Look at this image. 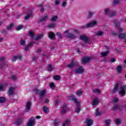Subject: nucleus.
<instances>
[{
	"label": "nucleus",
	"instance_id": "f257e3e1",
	"mask_svg": "<svg viewBox=\"0 0 126 126\" xmlns=\"http://www.w3.org/2000/svg\"><path fill=\"white\" fill-rule=\"evenodd\" d=\"M69 100H73L74 102L76 104V113H79L81 110L80 108V101L77 100V99L73 97L69 98Z\"/></svg>",
	"mask_w": 126,
	"mask_h": 126
},
{
	"label": "nucleus",
	"instance_id": "f03ea898",
	"mask_svg": "<svg viewBox=\"0 0 126 126\" xmlns=\"http://www.w3.org/2000/svg\"><path fill=\"white\" fill-rule=\"evenodd\" d=\"M98 24V21L96 20H93L91 22L88 23L86 27H83L82 28H90V27H94V26H96Z\"/></svg>",
	"mask_w": 126,
	"mask_h": 126
},
{
	"label": "nucleus",
	"instance_id": "7ed1b4c3",
	"mask_svg": "<svg viewBox=\"0 0 126 126\" xmlns=\"http://www.w3.org/2000/svg\"><path fill=\"white\" fill-rule=\"evenodd\" d=\"M105 14L108 15L109 17H112V16H116L117 15V12H111L110 9H105L104 10Z\"/></svg>",
	"mask_w": 126,
	"mask_h": 126
},
{
	"label": "nucleus",
	"instance_id": "20e7f679",
	"mask_svg": "<svg viewBox=\"0 0 126 126\" xmlns=\"http://www.w3.org/2000/svg\"><path fill=\"white\" fill-rule=\"evenodd\" d=\"M100 100H99V98L98 97L94 98L93 101H92V106L93 107H96L99 104V102Z\"/></svg>",
	"mask_w": 126,
	"mask_h": 126
},
{
	"label": "nucleus",
	"instance_id": "39448f33",
	"mask_svg": "<svg viewBox=\"0 0 126 126\" xmlns=\"http://www.w3.org/2000/svg\"><path fill=\"white\" fill-rule=\"evenodd\" d=\"M126 85H124L121 87L120 93L124 96L126 94Z\"/></svg>",
	"mask_w": 126,
	"mask_h": 126
},
{
	"label": "nucleus",
	"instance_id": "423d86ee",
	"mask_svg": "<svg viewBox=\"0 0 126 126\" xmlns=\"http://www.w3.org/2000/svg\"><path fill=\"white\" fill-rule=\"evenodd\" d=\"M35 125V119L34 118H31L30 120L28 122L27 126H32Z\"/></svg>",
	"mask_w": 126,
	"mask_h": 126
},
{
	"label": "nucleus",
	"instance_id": "0eeeda50",
	"mask_svg": "<svg viewBox=\"0 0 126 126\" xmlns=\"http://www.w3.org/2000/svg\"><path fill=\"white\" fill-rule=\"evenodd\" d=\"M85 123L87 126H91L93 125V120L89 118L86 120Z\"/></svg>",
	"mask_w": 126,
	"mask_h": 126
},
{
	"label": "nucleus",
	"instance_id": "6e6552de",
	"mask_svg": "<svg viewBox=\"0 0 126 126\" xmlns=\"http://www.w3.org/2000/svg\"><path fill=\"white\" fill-rule=\"evenodd\" d=\"M84 71V69L82 66L79 67L77 69L75 70L76 73H83Z\"/></svg>",
	"mask_w": 126,
	"mask_h": 126
},
{
	"label": "nucleus",
	"instance_id": "1a4fd4ad",
	"mask_svg": "<svg viewBox=\"0 0 126 126\" xmlns=\"http://www.w3.org/2000/svg\"><path fill=\"white\" fill-rule=\"evenodd\" d=\"M91 61V58L89 57H84L83 58L82 62L83 63H89Z\"/></svg>",
	"mask_w": 126,
	"mask_h": 126
},
{
	"label": "nucleus",
	"instance_id": "9d476101",
	"mask_svg": "<svg viewBox=\"0 0 126 126\" xmlns=\"http://www.w3.org/2000/svg\"><path fill=\"white\" fill-rule=\"evenodd\" d=\"M78 34H79L78 31L75 30L72 32V34H71V36H73V37L70 38H75V37H77V36H78Z\"/></svg>",
	"mask_w": 126,
	"mask_h": 126
},
{
	"label": "nucleus",
	"instance_id": "9b49d317",
	"mask_svg": "<svg viewBox=\"0 0 126 126\" xmlns=\"http://www.w3.org/2000/svg\"><path fill=\"white\" fill-rule=\"evenodd\" d=\"M120 85H121V83H120L116 84L114 87V88L112 90V92H113L114 93L117 92L118 91V89L119 86H120Z\"/></svg>",
	"mask_w": 126,
	"mask_h": 126
},
{
	"label": "nucleus",
	"instance_id": "f8f14e48",
	"mask_svg": "<svg viewBox=\"0 0 126 126\" xmlns=\"http://www.w3.org/2000/svg\"><path fill=\"white\" fill-rule=\"evenodd\" d=\"M14 87H10L8 91L9 95H13L14 94Z\"/></svg>",
	"mask_w": 126,
	"mask_h": 126
},
{
	"label": "nucleus",
	"instance_id": "ddd939ff",
	"mask_svg": "<svg viewBox=\"0 0 126 126\" xmlns=\"http://www.w3.org/2000/svg\"><path fill=\"white\" fill-rule=\"evenodd\" d=\"M80 39L81 40H82V41H84V42H87V41H88V37L86 36V35H80Z\"/></svg>",
	"mask_w": 126,
	"mask_h": 126
},
{
	"label": "nucleus",
	"instance_id": "4468645a",
	"mask_svg": "<svg viewBox=\"0 0 126 126\" xmlns=\"http://www.w3.org/2000/svg\"><path fill=\"white\" fill-rule=\"evenodd\" d=\"M61 108L63 114H65L66 113V105L63 104Z\"/></svg>",
	"mask_w": 126,
	"mask_h": 126
},
{
	"label": "nucleus",
	"instance_id": "2eb2a0df",
	"mask_svg": "<svg viewBox=\"0 0 126 126\" xmlns=\"http://www.w3.org/2000/svg\"><path fill=\"white\" fill-rule=\"evenodd\" d=\"M63 34L65 36H66L68 38H71L73 37V36L71 35V34L69 33V32H68V31H65Z\"/></svg>",
	"mask_w": 126,
	"mask_h": 126
},
{
	"label": "nucleus",
	"instance_id": "dca6fc26",
	"mask_svg": "<svg viewBox=\"0 0 126 126\" xmlns=\"http://www.w3.org/2000/svg\"><path fill=\"white\" fill-rule=\"evenodd\" d=\"M47 27L48 28H55V27H57V24L52 23L48 25Z\"/></svg>",
	"mask_w": 126,
	"mask_h": 126
},
{
	"label": "nucleus",
	"instance_id": "f3484780",
	"mask_svg": "<svg viewBox=\"0 0 126 126\" xmlns=\"http://www.w3.org/2000/svg\"><path fill=\"white\" fill-rule=\"evenodd\" d=\"M26 107L27 108V111L28 112L30 110V107H31V102L29 101L27 103L26 105Z\"/></svg>",
	"mask_w": 126,
	"mask_h": 126
},
{
	"label": "nucleus",
	"instance_id": "a211bd4d",
	"mask_svg": "<svg viewBox=\"0 0 126 126\" xmlns=\"http://www.w3.org/2000/svg\"><path fill=\"white\" fill-rule=\"evenodd\" d=\"M48 36L50 39L54 40L55 39V34L53 32H49L48 34Z\"/></svg>",
	"mask_w": 126,
	"mask_h": 126
},
{
	"label": "nucleus",
	"instance_id": "6ab92c4d",
	"mask_svg": "<svg viewBox=\"0 0 126 126\" xmlns=\"http://www.w3.org/2000/svg\"><path fill=\"white\" fill-rule=\"evenodd\" d=\"M82 94H83V91L82 90H79L76 92V95H77V96H81Z\"/></svg>",
	"mask_w": 126,
	"mask_h": 126
},
{
	"label": "nucleus",
	"instance_id": "aec40b11",
	"mask_svg": "<svg viewBox=\"0 0 126 126\" xmlns=\"http://www.w3.org/2000/svg\"><path fill=\"white\" fill-rule=\"evenodd\" d=\"M21 58L22 57L21 55L15 56L13 57L12 61H13V62H15V61H16L17 60H21Z\"/></svg>",
	"mask_w": 126,
	"mask_h": 126
},
{
	"label": "nucleus",
	"instance_id": "412c9836",
	"mask_svg": "<svg viewBox=\"0 0 126 126\" xmlns=\"http://www.w3.org/2000/svg\"><path fill=\"white\" fill-rule=\"evenodd\" d=\"M100 115H102V112L100 111L99 109L96 108L95 111V116H100Z\"/></svg>",
	"mask_w": 126,
	"mask_h": 126
},
{
	"label": "nucleus",
	"instance_id": "4be33fe9",
	"mask_svg": "<svg viewBox=\"0 0 126 126\" xmlns=\"http://www.w3.org/2000/svg\"><path fill=\"white\" fill-rule=\"evenodd\" d=\"M32 46H33V42H32L28 46H26L25 49L26 52H28L29 50V48H31V47H32Z\"/></svg>",
	"mask_w": 126,
	"mask_h": 126
},
{
	"label": "nucleus",
	"instance_id": "5701e85b",
	"mask_svg": "<svg viewBox=\"0 0 126 126\" xmlns=\"http://www.w3.org/2000/svg\"><path fill=\"white\" fill-rule=\"evenodd\" d=\"M114 25L115 27H119L120 26V23L118 20H115L114 21Z\"/></svg>",
	"mask_w": 126,
	"mask_h": 126
},
{
	"label": "nucleus",
	"instance_id": "b1692460",
	"mask_svg": "<svg viewBox=\"0 0 126 126\" xmlns=\"http://www.w3.org/2000/svg\"><path fill=\"white\" fill-rule=\"evenodd\" d=\"M70 124V121L69 120L67 119L63 123V126H67L68 125Z\"/></svg>",
	"mask_w": 126,
	"mask_h": 126
},
{
	"label": "nucleus",
	"instance_id": "393cba45",
	"mask_svg": "<svg viewBox=\"0 0 126 126\" xmlns=\"http://www.w3.org/2000/svg\"><path fill=\"white\" fill-rule=\"evenodd\" d=\"M45 94H46V91L44 90H42L39 93V95L40 96H41V97H44V96H45Z\"/></svg>",
	"mask_w": 126,
	"mask_h": 126
},
{
	"label": "nucleus",
	"instance_id": "a878e982",
	"mask_svg": "<svg viewBox=\"0 0 126 126\" xmlns=\"http://www.w3.org/2000/svg\"><path fill=\"white\" fill-rule=\"evenodd\" d=\"M6 85H7V84L5 83L0 84V90H2V89H3V88L6 86Z\"/></svg>",
	"mask_w": 126,
	"mask_h": 126
},
{
	"label": "nucleus",
	"instance_id": "bb28decb",
	"mask_svg": "<svg viewBox=\"0 0 126 126\" xmlns=\"http://www.w3.org/2000/svg\"><path fill=\"white\" fill-rule=\"evenodd\" d=\"M104 34V32L102 31H98L95 33L96 36H102Z\"/></svg>",
	"mask_w": 126,
	"mask_h": 126
},
{
	"label": "nucleus",
	"instance_id": "cd10ccee",
	"mask_svg": "<svg viewBox=\"0 0 126 126\" xmlns=\"http://www.w3.org/2000/svg\"><path fill=\"white\" fill-rule=\"evenodd\" d=\"M47 18H48V16L45 15L44 17H43L41 19L39 20L38 21H39V22H41V21H45V20H46L47 19Z\"/></svg>",
	"mask_w": 126,
	"mask_h": 126
},
{
	"label": "nucleus",
	"instance_id": "c85d7f7f",
	"mask_svg": "<svg viewBox=\"0 0 126 126\" xmlns=\"http://www.w3.org/2000/svg\"><path fill=\"white\" fill-rule=\"evenodd\" d=\"M43 33H41L40 34H39L38 35H37L36 36V37L35 38V39L36 40H40V39H41V38L43 37Z\"/></svg>",
	"mask_w": 126,
	"mask_h": 126
},
{
	"label": "nucleus",
	"instance_id": "c756f323",
	"mask_svg": "<svg viewBox=\"0 0 126 126\" xmlns=\"http://www.w3.org/2000/svg\"><path fill=\"white\" fill-rule=\"evenodd\" d=\"M29 35L31 37V38H34V37H35V34L32 31H30L29 32Z\"/></svg>",
	"mask_w": 126,
	"mask_h": 126
},
{
	"label": "nucleus",
	"instance_id": "7c9ffc66",
	"mask_svg": "<svg viewBox=\"0 0 126 126\" xmlns=\"http://www.w3.org/2000/svg\"><path fill=\"white\" fill-rule=\"evenodd\" d=\"M50 87H51L52 90H54L55 88H56V86L55 85V84H54L53 83H50Z\"/></svg>",
	"mask_w": 126,
	"mask_h": 126
},
{
	"label": "nucleus",
	"instance_id": "2f4dec72",
	"mask_svg": "<svg viewBox=\"0 0 126 126\" xmlns=\"http://www.w3.org/2000/svg\"><path fill=\"white\" fill-rule=\"evenodd\" d=\"M121 122H122V120H121L120 119H116L115 121V124H116V125H120Z\"/></svg>",
	"mask_w": 126,
	"mask_h": 126
},
{
	"label": "nucleus",
	"instance_id": "473e14b6",
	"mask_svg": "<svg viewBox=\"0 0 126 126\" xmlns=\"http://www.w3.org/2000/svg\"><path fill=\"white\" fill-rule=\"evenodd\" d=\"M119 38H120V39H124V38H125L126 37V34L125 33H120L119 35H118Z\"/></svg>",
	"mask_w": 126,
	"mask_h": 126
},
{
	"label": "nucleus",
	"instance_id": "72a5a7b5",
	"mask_svg": "<svg viewBox=\"0 0 126 126\" xmlns=\"http://www.w3.org/2000/svg\"><path fill=\"white\" fill-rule=\"evenodd\" d=\"M43 111L44 113H49V108H47L46 106L43 107Z\"/></svg>",
	"mask_w": 126,
	"mask_h": 126
},
{
	"label": "nucleus",
	"instance_id": "f704fd0d",
	"mask_svg": "<svg viewBox=\"0 0 126 126\" xmlns=\"http://www.w3.org/2000/svg\"><path fill=\"white\" fill-rule=\"evenodd\" d=\"M105 124L106 125V126H110V124H111V120H106L105 121Z\"/></svg>",
	"mask_w": 126,
	"mask_h": 126
},
{
	"label": "nucleus",
	"instance_id": "c9c22d12",
	"mask_svg": "<svg viewBox=\"0 0 126 126\" xmlns=\"http://www.w3.org/2000/svg\"><path fill=\"white\" fill-rule=\"evenodd\" d=\"M32 15V14L31 13H29L27 14V15H26L25 17V20H28V19L29 18H30V17Z\"/></svg>",
	"mask_w": 126,
	"mask_h": 126
},
{
	"label": "nucleus",
	"instance_id": "e433bc0d",
	"mask_svg": "<svg viewBox=\"0 0 126 126\" xmlns=\"http://www.w3.org/2000/svg\"><path fill=\"white\" fill-rule=\"evenodd\" d=\"M108 54H109V52L106 51V52H104L100 53V55H101V56H103V57H106V56H107Z\"/></svg>",
	"mask_w": 126,
	"mask_h": 126
},
{
	"label": "nucleus",
	"instance_id": "4c0bfd02",
	"mask_svg": "<svg viewBox=\"0 0 126 126\" xmlns=\"http://www.w3.org/2000/svg\"><path fill=\"white\" fill-rule=\"evenodd\" d=\"M61 77L59 75H56L54 77V80H60Z\"/></svg>",
	"mask_w": 126,
	"mask_h": 126
},
{
	"label": "nucleus",
	"instance_id": "58836bf2",
	"mask_svg": "<svg viewBox=\"0 0 126 126\" xmlns=\"http://www.w3.org/2000/svg\"><path fill=\"white\" fill-rule=\"evenodd\" d=\"M74 66V63H71L70 64H68L67 67H69V68H71V67H73Z\"/></svg>",
	"mask_w": 126,
	"mask_h": 126
},
{
	"label": "nucleus",
	"instance_id": "ea45409f",
	"mask_svg": "<svg viewBox=\"0 0 126 126\" xmlns=\"http://www.w3.org/2000/svg\"><path fill=\"white\" fill-rule=\"evenodd\" d=\"M57 19H58V16H54L53 17H52V18H51V21H56V20H57Z\"/></svg>",
	"mask_w": 126,
	"mask_h": 126
},
{
	"label": "nucleus",
	"instance_id": "a19ab883",
	"mask_svg": "<svg viewBox=\"0 0 126 126\" xmlns=\"http://www.w3.org/2000/svg\"><path fill=\"white\" fill-rule=\"evenodd\" d=\"M26 43V41L23 39H22L20 40V44L23 46H25Z\"/></svg>",
	"mask_w": 126,
	"mask_h": 126
},
{
	"label": "nucleus",
	"instance_id": "79ce46f5",
	"mask_svg": "<svg viewBox=\"0 0 126 126\" xmlns=\"http://www.w3.org/2000/svg\"><path fill=\"white\" fill-rule=\"evenodd\" d=\"M117 70L119 73H121L122 72V66H118L117 67Z\"/></svg>",
	"mask_w": 126,
	"mask_h": 126
},
{
	"label": "nucleus",
	"instance_id": "37998d69",
	"mask_svg": "<svg viewBox=\"0 0 126 126\" xmlns=\"http://www.w3.org/2000/svg\"><path fill=\"white\" fill-rule=\"evenodd\" d=\"M48 71H51L53 70V67L52 66V64H49L48 65Z\"/></svg>",
	"mask_w": 126,
	"mask_h": 126
},
{
	"label": "nucleus",
	"instance_id": "c03bdc74",
	"mask_svg": "<svg viewBox=\"0 0 126 126\" xmlns=\"http://www.w3.org/2000/svg\"><path fill=\"white\" fill-rule=\"evenodd\" d=\"M22 28H23V26H22V25H20L16 28V30H18V31L21 30Z\"/></svg>",
	"mask_w": 126,
	"mask_h": 126
},
{
	"label": "nucleus",
	"instance_id": "a18cd8bd",
	"mask_svg": "<svg viewBox=\"0 0 126 126\" xmlns=\"http://www.w3.org/2000/svg\"><path fill=\"white\" fill-rule=\"evenodd\" d=\"M59 121L57 120L54 121V126H59Z\"/></svg>",
	"mask_w": 126,
	"mask_h": 126
},
{
	"label": "nucleus",
	"instance_id": "49530a36",
	"mask_svg": "<svg viewBox=\"0 0 126 126\" xmlns=\"http://www.w3.org/2000/svg\"><path fill=\"white\" fill-rule=\"evenodd\" d=\"M94 93H97L98 94H100V90L98 89H95L94 90Z\"/></svg>",
	"mask_w": 126,
	"mask_h": 126
},
{
	"label": "nucleus",
	"instance_id": "de8ad7c7",
	"mask_svg": "<svg viewBox=\"0 0 126 126\" xmlns=\"http://www.w3.org/2000/svg\"><path fill=\"white\" fill-rule=\"evenodd\" d=\"M113 102L114 103H117V102H119V99L117 97H114L113 98Z\"/></svg>",
	"mask_w": 126,
	"mask_h": 126
},
{
	"label": "nucleus",
	"instance_id": "09e8293b",
	"mask_svg": "<svg viewBox=\"0 0 126 126\" xmlns=\"http://www.w3.org/2000/svg\"><path fill=\"white\" fill-rule=\"evenodd\" d=\"M5 101V99L2 97H0V103H3Z\"/></svg>",
	"mask_w": 126,
	"mask_h": 126
},
{
	"label": "nucleus",
	"instance_id": "8fccbe9b",
	"mask_svg": "<svg viewBox=\"0 0 126 126\" xmlns=\"http://www.w3.org/2000/svg\"><path fill=\"white\" fill-rule=\"evenodd\" d=\"M93 14H94V13H93V12H91V11L89 12V17H92Z\"/></svg>",
	"mask_w": 126,
	"mask_h": 126
},
{
	"label": "nucleus",
	"instance_id": "3c124183",
	"mask_svg": "<svg viewBox=\"0 0 126 126\" xmlns=\"http://www.w3.org/2000/svg\"><path fill=\"white\" fill-rule=\"evenodd\" d=\"M12 27H13V24H12L10 26H9L7 28V30H10V29H11V28H12Z\"/></svg>",
	"mask_w": 126,
	"mask_h": 126
},
{
	"label": "nucleus",
	"instance_id": "603ef678",
	"mask_svg": "<svg viewBox=\"0 0 126 126\" xmlns=\"http://www.w3.org/2000/svg\"><path fill=\"white\" fill-rule=\"evenodd\" d=\"M120 2V1L119 0H114L113 3L114 4H117V3H119Z\"/></svg>",
	"mask_w": 126,
	"mask_h": 126
},
{
	"label": "nucleus",
	"instance_id": "864d4df0",
	"mask_svg": "<svg viewBox=\"0 0 126 126\" xmlns=\"http://www.w3.org/2000/svg\"><path fill=\"white\" fill-rule=\"evenodd\" d=\"M40 6H41L40 8V11L41 12H44V8L43 7V6H42V5H39Z\"/></svg>",
	"mask_w": 126,
	"mask_h": 126
},
{
	"label": "nucleus",
	"instance_id": "5fc2aeb1",
	"mask_svg": "<svg viewBox=\"0 0 126 126\" xmlns=\"http://www.w3.org/2000/svg\"><path fill=\"white\" fill-rule=\"evenodd\" d=\"M111 63H115L116 62V59L115 58H112L110 60Z\"/></svg>",
	"mask_w": 126,
	"mask_h": 126
},
{
	"label": "nucleus",
	"instance_id": "6e6d98bb",
	"mask_svg": "<svg viewBox=\"0 0 126 126\" xmlns=\"http://www.w3.org/2000/svg\"><path fill=\"white\" fill-rule=\"evenodd\" d=\"M66 2L65 1H63L62 3V6H63V7H64V6H65V5H66Z\"/></svg>",
	"mask_w": 126,
	"mask_h": 126
},
{
	"label": "nucleus",
	"instance_id": "4d7b16f0",
	"mask_svg": "<svg viewBox=\"0 0 126 126\" xmlns=\"http://www.w3.org/2000/svg\"><path fill=\"white\" fill-rule=\"evenodd\" d=\"M57 36H58V37H59V38H61L62 37V35L61 34V33H60V32H57Z\"/></svg>",
	"mask_w": 126,
	"mask_h": 126
},
{
	"label": "nucleus",
	"instance_id": "13d9d810",
	"mask_svg": "<svg viewBox=\"0 0 126 126\" xmlns=\"http://www.w3.org/2000/svg\"><path fill=\"white\" fill-rule=\"evenodd\" d=\"M11 78L14 80H15V79H16V76L15 75H13L11 76Z\"/></svg>",
	"mask_w": 126,
	"mask_h": 126
},
{
	"label": "nucleus",
	"instance_id": "bf43d9fd",
	"mask_svg": "<svg viewBox=\"0 0 126 126\" xmlns=\"http://www.w3.org/2000/svg\"><path fill=\"white\" fill-rule=\"evenodd\" d=\"M49 99L48 98H45V103H46V104L48 103L49 102Z\"/></svg>",
	"mask_w": 126,
	"mask_h": 126
},
{
	"label": "nucleus",
	"instance_id": "052dcab7",
	"mask_svg": "<svg viewBox=\"0 0 126 126\" xmlns=\"http://www.w3.org/2000/svg\"><path fill=\"white\" fill-rule=\"evenodd\" d=\"M119 108L120 106L118 105L114 106V109H119Z\"/></svg>",
	"mask_w": 126,
	"mask_h": 126
},
{
	"label": "nucleus",
	"instance_id": "680f3d73",
	"mask_svg": "<svg viewBox=\"0 0 126 126\" xmlns=\"http://www.w3.org/2000/svg\"><path fill=\"white\" fill-rule=\"evenodd\" d=\"M118 30H119V31H120V32H123V31L124 30L123 29V28H119L118 29Z\"/></svg>",
	"mask_w": 126,
	"mask_h": 126
},
{
	"label": "nucleus",
	"instance_id": "e2e57ef3",
	"mask_svg": "<svg viewBox=\"0 0 126 126\" xmlns=\"http://www.w3.org/2000/svg\"><path fill=\"white\" fill-rule=\"evenodd\" d=\"M7 32H6V31H2V34H6Z\"/></svg>",
	"mask_w": 126,
	"mask_h": 126
},
{
	"label": "nucleus",
	"instance_id": "0e129e2a",
	"mask_svg": "<svg viewBox=\"0 0 126 126\" xmlns=\"http://www.w3.org/2000/svg\"><path fill=\"white\" fill-rule=\"evenodd\" d=\"M55 3H56V4H60V1H59V0H56V1H55Z\"/></svg>",
	"mask_w": 126,
	"mask_h": 126
},
{
	"label": "nucleus",
	"instance_id": "69168bd1",
	"mask_svg": "<svg viewBox=\"0 0 126 126\" xmlns=\"http://www.w3.org/2000/svg\"><path fill=\"white\" fill-rule=\"evenodd\" d=\"M32 60H33V61H35V60H37V57H32Z\"/></svg>",
	"mask_w": 126,
	"mask_h": 126
},
{
	"label": "nucleus",
	"instance_id": "338daca9",
	"mask_svg": "<svg viewBox=\"0 0 126 126\" xmlns=\"http://www.w3.org/2000/svg\"><path fill=\"white\" fill-rule=\"evenodd\" d=\"M124 66L126 67V59L124 61Z\"/></svg>",
	"mask_w": 126,
	"mask_h": 126
},
{
	"label": "nucleus",
	"instance_id": "774afa93",
	"mask_svg": "<svg viewBox=\"0 0 126 126\" xmlns=\"http://www.w3.org/2000/svg\"><path fill=\"white\" fill-rule=\"evenodd\" d=\"M112 34H113V35H117V32H112Z\"/></svg>",
	"mask_w": 126,
	"mask_h": 126
}]
</instances>
